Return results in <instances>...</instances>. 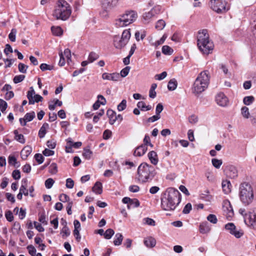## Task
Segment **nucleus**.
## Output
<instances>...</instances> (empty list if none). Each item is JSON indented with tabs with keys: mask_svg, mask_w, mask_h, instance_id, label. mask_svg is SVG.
Returning <instances> with one entry per match:
<instances>
[{
	"mask_svg": "<svg viewBox=\"0 0 256 256\" xmlns=\"http://www.w3.org/2000/svg\"><path fill=\"white\" fill-rule=\"evenodd\" d=\"M6 218L8 222H12L14 220V216L12 213L10 211L8 210L6 212L5 214Z\"/></svg>",
	"mask_w": 256,
	"mask_h": 256,
	"instance_id": "64",
	"label": "nucleus"
},
{
	"mask_svg": "<svg viewBox=\"0 0 256 256\" xmlns=\"http://www.w3.org/2000/svg\"><path fill=\"white\" fill-rule=\"evenodd\" d=\"M167 193L166 196L162 198V207L165 210H174L181 200L180 194L172 188H168Z\"/></svg>",
	"mask_w": 256,
	"mask_h": 256,
	"instance_id": "1",
	"label": "nucleus"
},
{
	"mask_svg": "<svg viewBox=\"0 0 256 256\" xmlns=\"http://www.w3.org/2000/svg\"><path fill=\"white\" fill-rule=\"evenodd\" d=\"M14 134L15 136V139L22 144L25 142V139L24 136L22 134H19L18 130H16L14 131Z\"/></svg>",
	"mask_w": 256,
	"mask_h": 256,
	"instance_id": "32",
	"label": "nucleus"
},
{
	"mask_svg": "<svg viewBox=\"0 0 256 256\" xmlns=\"http://www.w3.org/2000/svg\"><path fill=\"white\" fill-rule=\"evenodd\" d=\"M40 68L42 71L52 70L54 68V66L46 64H42L40 66Z\"/></svg>",
	"mask_w": 256,
	"mask_h": 256,
	"instance_id": "52",
	"label": "nucleus"
},
{
	"mask_svg": "<svg viewBox=\"0 0 256 256\" xmlns=\"http://www.w3.org/2000/svg\"><path fill=\"white\" fill-rule=\"evenodd\" d=\"M212 162L213 166L216 168H220L222 163V160H218L216 158L212 159Z\"/></svg>",
	"mask_w": 256,
	"mask_h": 256,
	"instance_id": "43",
	"label": "nucleus"
},
{
	"mask_svg": "<svg viewBox=\"0 0 256 256\" xmlns=\"http://www.w3.org/2000/svg\"><path fill=\"white\" fill-rule=\"evenodd\" d=\"M143 220L144 224L149 226H154L156 224L155 221L149 218H144Z\"/></svg>",
	"mask_w": 256,
	"mask_h": 256,
	"instance_id": "55",
	"label": "nucleus"
},
{
	"mask_svg": "<svg viewBox=\"0 0 256 256\" xmlns=\"http://www.w3.org/2000/svg\"><path fill=\"white\" fill-rule=\"evenodd\" d=\"M35 117V113L34 112H31L27 113L25 116L24 118V123L23 126H26L27 122L32 121L34 118Z\"/></svg>",
	"mask_w": 256,
	"mask_h": 256,
	"instance_id": "33",
	"label": "nucleus"
},
{
	"mask_svg": "<svg viewBox=\"0 0 256 256\" xmlns=\"http://www.w3.org/2000/svg\"><path fill=\"white\" fill-rule=\"evenodd\" d=\"M167 76L166 72H163L160 74H157L155 76V78L157 80H160L164 79Z\"/></svg>",
	"mask_w": 256,
	"mask_h": 256,
	"instance_id": "58",
	"label": "nucleus"
},
{
	"mask_svg": "<svg viewBox=\"0 0 256 256\" xmlns=\"http://www.w3.org/2000/svg\"><path fill=\"white\" fill-rule=\"evenodd\" d=\"M229 208H226L228 212L226 214L227 218L228 220L234 216V212L232 206L230 205V204H229Z\"/></svg>",
	"mask_w": 256,
	"mask_h": 256,
	"instance_id": "53",
	"label": "nucleus"
},
{
	"mask_svg": "<svg viewBox=\"0 0 256 256\" xmlns=\"http://www.w3.org/2000/svg\"><path fill=\"white\" fill-rule=\"evenodd\" d=\"M25 78V76L22 74L18 75L14 77L13 81L15 84L22 82Z\"/></svg>",
	"mask_w": 256,
	"mask_h": 256,
	"instance_id": "48",
	"label": "nucleus"
},
{
	"mask_svg": "<svg viewBox=\"0 0 256 256\" xmlns=\"http://www.w3.org/2000/svg\"><path fill=\"white\" fill-rule=\"evenodd\" d=\"M99 58V55L94 52H91L88 56V61L90 62H92Z\"/></svg>",
	"mask_w": 256,
	"mask_h": 256,
	"instance_id": "38",
	"label": "nucleus"
},
{
	"mask_svg": "<svg viewBox=\"0 0 256 256\" xmlns=\"http://www.w3.org/2000/svg\"><path fill=\"white\" fill-rule=\"evenodd\" d=\"M28 180L26 178H23L22 180V185L20 188V192H22L25 196L28 195V190L27 189Z\"/></svg>",
	"mask_w": 256,
	"mask_h": 256,
	"instance_id": "16",
	"label": "nucleus"
},
{
	"mask_svg": "<svg viewBox=\"0 0 256 256\" xmlns=\"http://www.w3.org/2000/svg\"><path fill=\"white\" fill-rule=\"evenodd\" d=\"M239 198L244 206L251 204L254 200V191L252 186L248 182H244L239 188Z\"/></svg>",
	"mask_w": 256,
	"mask_h": 256,
	"instance_id": "6",
	"label": "nucleus"
},
{
	"mask_svg": "<svg viewBox=\"0 0 256 256\" xmlns=\"http://www.w3.org/2000/svg\"><path fill=\"white\" fill-rule=\"evenodd\" d=\"M51 30L52 34L56 36H60L62 34V30L60 26H52Z\"/></svg>",
	"mask_w": 256,
	"mask_h": 256,
	"instance_id": "34",
	"label": "nucleus"
},
{
	"mask_svg": "<svg viewBox=\"0 0 256 256\" xmlns=\"http://www.w3.org/2000/svg\"><path fill=\"white\" fill-rule=\"evenodd\" d=\"M254 100L253 96H248L244 98L243 102L244 104L250 105L254 101Z\"/></svg>",
	"mask_w": 256,
	"mask_h": 256,
	"instance_id": "42",
	"label": "nucleus"
},
{
	"mask_svg": "<svg viewBox=\"0 0 256 256\" xmlns=\"http://www.w3.org/2000/svg\"><path fill=\"white\" fill-rule=\"evenodd\" d=\"M223 192L226 194L230 193L231 191V184L228 180H223L222 184Z\"/></svg>",
	"mask_w": 256,
	"mask_h": 256,
	"instance_id": "21",
	"label": "nucleus"
},
{
	"mask_svg": "<svg viewBox=\"0 0 256 256\" xmlns=\"http://www.w3.org/2000/svg\"><path fill=\"white\" fill-rule=\"evenodd\" d=\"M173 52V50L168 46H164L162 48V52L164 54L170 55Z\"/></svg>",
	"mask_w": 256,
	"mask_h": 256,
	"instance_id": "36",
	"label": "nucleus"
},
{
	"mask_svg": "<svg viewBox=\"0 0 256 256\" xmlns=\"http://www.w3.org/2000/svg\"><path fill=\"white\" fill-rule=\"evenodd\" d=\"M144 244L148 248H153L156 246V240L152 237L146 238L144 240Z\"/></svg>",
	"mask_w": 256,
	"mask_h": 256,
	"instance_id": "24",
	"label": "nucleus"
},
{
	"mask_svg": "<svg viewBox=\"0 0 256 256\" xmlns=\"http://www.w3.org/2000/svg\"><path fill=\"white\" fill-rule=\"evenodd\" d=\"M236 228V227L234 224L232 222L228 223L225 225V228L229 230L230 234Z\"/></svg>",
	"mask_w": 256,
	"mask_h": 256,
	"instance_id": "54",
	"label": "nucleus"
},
{
	"mask_svg": "<svg viewBox=\"0 0 256 256\" xmlns=\"http://www.w3.org/2000/svg\"><path fill=\"white\" fill-rule=\"evenodd\" d=\"M232 234L234 235L236 238H240L244 234V232L242 230H238L236 228L232 232Z\"/></svg>",
	"mask_w": 256,
	"mask_h": 256,
	"instance_id": "40",
	"label": "nucleus"
},
{
	"mask_svg": "<svg viewBox=\"0 0 256 256\" xmlns=\"http://www.w3.org/2000/svg\"><path fill=\"white\" fill-rule=\"evenodd\" d=\"M114 234V232L112 229L108 228L104 232V237L105 238L109 240L112 237Z\"/></svg>",
	"mask_w": 256,
	"mask_h": 256,
	"instance_id": "39",
	"label": "nucleus"
},
{
	"mask_svg": "<svg viewBox=\"0 0 256 256\" xmlns=\"http://www.w3.org/2000/svg\"><path fill=\"white\" fill-rule=\"evenodd\" d=\"M104 80L118 81L120 78V75L118 73L108 74L104 72L102 75Z\"/></svg>",
	"mask_w": 256,
	"mask_h": 256,
	"instance_id": "13",
	"label": "nucleus"
},
{
	"mask_svg": "<svg viewBox=\"0 0 256 256\" xmlns=\"http://www.w3.org/2000/svg\"><path fill=\"white\" fill-rule=\"evenodd\" d=\"M29 254L32 256H35L36 254V249L32 245L28 246L27 247Z\"/></svg>",
	"mask_w": 256,
	"mask_h": 256,
	"instance_id": "60",
	"label": "nucleus"
},
{
	"mask_svg": "<svg viewBox=\"0 0 256 256\" xmlns=\"http://www.w3.org/2000/svg\"><path fill=\"white\" fill-rule=\"evenodd\" d=\"M248 220L251 225H256V208H254L252 212H249Z\"/></svg>",
	"mask_w": 256,
	"mask_h": 256,
	"instance_id": "22",
	"label": "nucleus"
},
{
	"mask_svg": "<svg viewBox=\"0 0 256 256\" xmlns=\"http://www.w3.org/2000/svg\"><path fill=\"white\" fill-rule=\"evenodd\" d=\"M226 0H211L210 6L211 8L218 14L226 12L229 9L226 7Z\"/></svg>",
	"mask_w": 256,
	"mask_h": 256,
	"instance_id": "9",
	"label": "nucleus"
},
{
	"mask_svg": "<svg viewBox=\"0 0 256 256\" xmlns=\"http://www.w3.org/2000/svg\"><path fill=\"white\" fill-rule=\"evenodd\" d=\"M54 182V181L52 178H48L45 181V186L47 188H50L52 186Z\"/></svg>",
	"mask_w": 256,
	"mask_h": 256,
	"instance_id": "51",
	"label": "nucleus"
},
{
	"mask_svg": "<svg viewBox=\"0 0 256 256\" xmlns=\"http://www.w3.org/2000/svg\"><path fill=\"white\" fill-rule=\"evenodd\" d=\"M197 45L199 50L204 54H208L212 52L214 45L209 39V35L206 30L198 32Z\"/></svg>",
	"mask_w": 256,
	"mask_h": 256,
	"instance_id": "3",
	"label": "nucleus"
},
{
	"mask_svg": "<svg viewBox=\"0 0 256 256\" xmlns=\"http://www.w3.org/2000/svg\"><path fill=\"white\" fill-rule=\"evenodd\" d=\"M226 174L228 176L234 178L238 176V171L235 166H230L226 170Z\"/></svg>",
	"mask_w": 256,
	"mask_h": 256,
	"instance_id": "14",
	"label": "nucleus"
},
{
	"mask_svg": "<svg viewBox=\"0 0 256 256\" xmlns=\"http://www.w3.org/2000/svg\"><path fill=\"white\" fill-rule=\"evenodd\" d=\"M123 240V236L120 233H117L115 235L114 240V246H120Z\"/></svg>",
	"mask_w": 256,
	"mask_h": 256,
	"instance_id": "30",
	"label": "nucleus"
},
{
	"mask_svg": "<svg viewBox=\"0 0 256 256\" xmlns=\"http://www.w3.org/2000/svg\"><path fill=\"white\" fill-rule=\"evenodd\" d=\"M49 172L51 174H56L58 172L57 165L56 163H52L49 166Z\"/></svg>",
	"mask_w": 256,
	"mask_h": 256,
	"instance_id": "41",
	"label": "nucleus"
},
{
	"mask_svg": "<svg viewBox=\"0 0 256 256\" xmlns=\"http://www.w3.org/2000/svg\"><path fill=\"white\" fill-rule=\"evenodd\" d=\"M17 32V30L15 28H12L11 30V32L8 35V38L11 42H15L16 40V35Z\"/></svg>",
	"mask_w": 256,
	"mask_h": 256,
	"instance_id": "47",
	"label": "nucleus"
},
{
	"mask_svg": "<svg viewBox=\"0 0 256 256\" xmlns=\"http://www.w3.org/2000/svg\"><path fill=\"white\" fill-rule=\"evenodd\" d=\"M126 106V100H123L122 102L118 106V110L120 112L124 110Z\"/></svg>",
	"mask_w": 256,
	"mask_h": 256,
	"instance_id": "50",
	"label": "nucleus"
},
{
	"mask_svg": "<svg viewBox=\"0 0 256 256\" xmlns=\"http://www.w3.org/2000/svg\"><path fill=\"white\" fill-rule=\"evenodd\" d=\"M32 152V148L31 146H24L21 151V156L23 160H26L28 156Z\"/></svg>",
	"mask_w": 256,
	"mask_h": 256,
	"instance_id": "19",
	"label": "nucleus"
},
{
	"mask_svg": "<svg viewBox=\"0 0 256 256\" xmlns=\"http://www.w3.org/2000/svg\"><path fill=\"white\" fill-rule=\"evenodd\" d=\"M72 10L70 4L64 0H58L52 15L56 20H66L70 16Z\"/></svg>",
	"mask_w": 256,
	"mask_h": 256,
	"instance_id": "4",
	"label": "nucleus"
},
{
	"mask_svg": "<svg viewBox=\"0 0 256 256\" xmlns=\"http://www.w3.org/2000/svg\"><path fill=\"white\" fill-rule=\"evenodd\" d=\"M178 86V82L175 78L171 79L168 82V88L169 90H174Z\"/></svg>",
	"mask_w": 256,
	"mask_h": 256,
	"instance_id": "28",
	"label": "nucleus"
},
{
	"mask_svg": "<svg viewBox=\"0 0 256 256\" xmlns=\"http://www.w3.org/2000/svg\"><path fill=\"white\" fill-rule=\"evenodd\" d=\"M148 158L151 163L154 165H156L158 162V156L156 152L154 150L148 152Z\"/></svg>",
	"mask_w": 256,
	"mask_h": 256,
	"instance_id": "18",
	"label": "nucleus"
},
{
	"mask_svg": "<svg viewBox=\"0 0 256 256\" xmlns=\"http://www.w3.org/2000/svg\"><path fill=\"white\" fill-rule=\"evenodd\" d=\"M192 204L190 203L187 204L184 207L182 212L184 214H188L190 213L192 210Z\"/></svg>",
	"mask_w": 256,
	"mask_h": 256,
	"instance_id": "63",
	"label": "nucleus"
},
{
	"mask_svg": "<svg viewBox=\"0 0 256 256\" xmlns=\"http://www.w3.org/2000/svg\"><path fill=\"white\" fill-rule=\"evenodd\" d=\"M199 229L200 232L203 234L208 233L210 230L208 224L206 222L200 224Z\"/></svg>",
	"mask_w": 256,
	"mask_h": 256,
	"instance_id": "20",
	"label": "nucleus"
},
{
	"mask_svg": "<svg viewBox=\"0 0 256 256\" xmlns=\"http://www.w3.org/2000/svg\"><path fill=\"white\" fill-rule=\"evenodd\" d=\"M118 0H104L102 4V10L100 12V16L106 18L108 16V12L117 6Z\"/></svg>",
	"mask_w": 256,
	"mask_h": 256,
	"instance_id": "10",
	"label": "nucleus"
},
{
	"mask_svg": "<svg viewBox=\"0 0 256 256\" xmlns=\"http://www.w3.org/2000/svg\"><path fill=\"white\" fill-rule=\"evenodd\" d=\"M60 234L62 238L68 236L70 234V232L68 226H63L61 230Z\"/></svg>",
	"mask_w": 256,
	"mask_h": 256,
	"instance_id": "45",
	"label": "nucleus"
},
{
	"mask_svg": "<svg viewBox=\"0 0 256 256\" xmlns=\"http://www.w3.org/2000/svg\"><path fill=\"white\" fill-rule=\"evenodd\" d=\"M156 174L154 168L147 163H142L138 167V180L141 182L144 183L152 180Z\"/></svg>",
	"mask_w": 256,
	"mask_h": 256,
	"instance_id": "5",
	"label": "nucleus"
},
{
	"mask_svg": "<svg viewBox=\"0 0 256 256\" xmlns=\"http://www.w3.org/2000/svg\"><path fill=\"white\" fill-rule=\"evenodd\" d=\"M49 128L48 123H44L38 132V136L40 138H43L46 132V130Z\"/></svg>",
	"mask_w": 256,
	"mask_h": 256,
	"instance_id": "23",
	"label": "nucleus"
},
{
	"mask_svg": "<svg viewBox=\"0 0 256 256\" xmlns=\"http://www.w3.org/2000/svg\"><path fill=\"white\" fill-rule=\"evenodd\" d=\"M138 17V13L136 11L126 10L115 20L114 24L118 28L126 26L134 22Z\"/></svg>",
	"mask_w": 256,
	"mask_h": 256,
	"instance_id": "7",
	"label": "nucleus"
},
{
	"mask_svg": "<svg viewBox=\"0 0 256 256\" xmlns=\"http://www.w3.org/2000/svg\"><path fill=\"white\" fill-rule=\"evenodd\" d=\"M34 158L36 162L39 164H41L43 162L44 158L42 154H36L34 155Z\"/></svg>",
	"mask_w": 256,
	"mask_h": 256,
	"instance_id": "57",
	"label": "nucleus"
},
{
	"mask_svg": "<svg viewBox=\"0 0 256 256\" xmlns=\"http://www.w3.org/2000/svg\"><path fill=\"white\" fill-rule=\"evenodd\" d=\"M130 66H127L125 67L124 68H123L120 71V77L124 78L126 76H128V74L130 70Z\"/></svg>",
	"mask_w": 256,
	"mask_h": 256,
	"instance_id": "46",
	"label": "nucleus"
},
{
	"mask_svg": "<svg viewBox=\"0 0 256 256\" xmlns=\"http://www.w3.org/2000/svg\"><path fill=\"white\" fill-rule=\"evenodd\" d=\"M92 154V152L89 149H84V152L82 154V156L86 159H90Z\"/></svg>",
	"mask_w": 256,
	"mask_h": 256,
	"instance_id": "56",
	"label": "nucleus"
},
{
	"mask_svg": "<svg viewBox=\"0 0 256 256\" xmlns=\"http://www.w3.org/2000/svg\"><path fill=\"white\" fill-rule=\"evenodd\" d=\"M241 114L244 118H248L250 117L249 110L246 106H243L241 108Z\"/></svg>",
	"mask_w": 256,
	"mask_h": 256,
	"instance_id": "35",
	"label": "nucleus"
},
{
	"mask_svg": "<svg viewBox=\"0 0 256 256\" xmlns=\"http://www.w3.org/2000/svg\"><path fill=\"white\" fill-rule=\"evenodd\" d=\"M156 8H152L150 11L146 12L142 14V20L144 24H148L152 18L156 14Z\"/></svg>",
	"mask_w": 256,
	"mask_h": 256,
	"instance_id": "12",
	"label": "nucleus"
},
{
	"mask_svg": "<svg viewBox=\"0 0 256 256\" xmlns=\"http://www.w3.org/2000/svg\"><path fill=\"white\" fill-rule=\"evenodd\" d=\"M106 114L110 118V124H113L114 123V118L116 116V113L112 110L109 109L107 110Z\"/></svg>",
	"mask_w": 256,
	"mask_h": 256,
	"instance_id": "27",
	"label": "nucleus"
},
{
	"mask_svg": "<svg viewBox=\"0 0 256 256\" xmlns=\"http://www.w3.org/2000/svg\"><path fill=\"white\" fill-rule=\"evenodd\" d=\"M148 150L147 146L145 144H142L137 147L135 150L134 154V156H143Z\"/></svg>",
	"mask_w": 256,
	"mask_h": 256,
	"instance_id": "15",
	"label": "nucleus"
},
{
	"mask_svg": "<svg viewBox=\"0 0 256 256\" xmlns=\"http://www.w3.org/2000/svg\"><path fill=\"white\" fill-rule=\"evenodd\" d=\"M18 68L20 72L25 74L26 72L28 66L22 63H20L18 65Z\"/></svg>",
	"mask_w": 256,
	"mask_h": 256,
	"instance_id": "44",
	"label": "nucleus"
},
{
	"mask_svg": "<svg viewBox=\"0 0 256 256\" xmlns=\"http://www.w3.org/2000/svg\"><path fill=\"white\" fill-rule=\"evenodd\" d=\"M102 184L100 182H97L92 187V191L96 194H100L102 192Z\"/></svg>",
	"mask_w": 256,
	"mask_h": 256,
	"instance_id": "26",
	"label": "nucleus"
},
{
	"mask_svg": "<svg viewBox=\"0 0 256 256\" xmlns=\"http://www.w3.org/2000/svg\"><path fill=\"white\" fill-rule=\"evenodd\" d=\"M130 38V29L124 30L120 38L118 36H114V47L118 49H122L124 48L128 42Z\"/></svg>",
	"mask_w": 256,
	"mask_h": 256,
	"instance_id": "8",
	"label": "nucleus"
},
{
	"mask_svg": "<svg viewBox=\"0 0 256 256\" xmlns=\"http://www.w3.org/2000/svg\"><path fill=\"white\" fill-rule=\"evenodd\" d=\"M166 26V22L162 20H158L156 24V28L158 30H162Z\"/></svg>",
	"mask_w": 256,
	"mask_h": 256,
	"instance_id": "37",
	"label": "nucleus"
},
{
	"mask_svg": "<svg viewBox=\"0 0 256 256\" xmlns=\"http://www.w3.org/2000/svg\"><path fill=\"white\" fill-rule=\"evenodd\" d=\"M207 180L210 182H214V176L210 172H208L205 174Z\"/></svg>",
	"mask_w": 256,
	"mask_h": 256,
	"instance_id": "61",
	"label": "nucleus"
},
{
	"mask_svg": "<svg viewBox=\"0 0 256 256\" xmlns=\"http://www.w3.org/2000/svg\"><path fill=\"white\" fill-rule=\"evenodd\" d=\"M166 38H167V36L166 34H164L163 35V36L162 37V38L160 40H156L155 42L152 41V42H150L151 45L155 47H158L160 45H161L162 44H164V42Z\"/></svg>",
	"mask_w": 256,
	"mask_h": 256,
	"instance_id": "31",
	"label": "nucleus"
},
{
	"mask_svg": "<svg viewBox=\"0 0 256 256\" xmlns=\"http://www.w3.org/2000/svg\"><path fill=\"white\" fill-rule=\"evenodd\" d=\"M137 106L138 108H140L142 111L150 110L152 108L150 105L146 106L145 102L142 101L138 102Z\"/></svg>",
	"mask_w": 256,
	"mask_h": 256,
	"instance_id": "29",
	"label": "nucleus"
},
{
	"mask_svg": "<svg viewBox=\"0 0 256 256\" xmlns=\"http://www.w3.org/2000/svg\"><path fill=\"white\" fill-rule=\"evenodd\" d=\"M207 220H208L209 222H212L214 224H216L218 222V220H217V218H216V215L213 214H209L207 216Z\"/></svg>",
	"mask_w": 256,
	"mask_h": 256,
	"instance_id": "49",
	"label": "nucleus"
},
{
	"mask_svg": "<svg viewBox=\"0 0 256 256\" xmlns=\"http://www.w3.org/2000/svg\"><path fill=\"white\" fill-rule=\"evenodd\" d=\"M98 100H97L93 104V108L94 110H98L101 104L104 105L106 104V100L102 95H98Z\"/></svg>",
	"mask_w": 256,
	"mask_h": 256,
	"instance_id": "17",
	"label": "nucleus"
},
{
	"mask_svg": "<svg viewBox=\"0 0 256 256\" xmlns=\"http://www.w3.org/2000/svg\"><path fill=\"white\" fill-rule=\"evenodd\" d=\"M35 92L32 87L30 88V90L28 92L27 98L28 100L29 104H34L33 97L34 96Z\"/></svg>",
	"mask_w": 256,
	"mask_h": 256,
	"instance_id": "25",
	"label": "nucleus"
},
{
	"mask_svg": "<svg viewBox=\"0 0 256 256\" xmlns=\"http://www.w3.org/2000/svg\"><path fill=\"white\" fill-rule=\"evenodd\" d=\"M216 100L217 104L221 106H226L228 102V98L223 93L218 94L216 97Z\"/></svg>",
	"mask_w": 256,
	"mask_h": 256,
	"instance_id": "11",
	"label": "nucleus"
},
{
	"mask_svg": "<svg viewBox=\"0 0 256 256\" xmlns=\"http://www.w3.org/2000/svg\"><path fill=\"white\" fill-rule=\"evenodd\" d=\"M7 103L3 100L0 99V109L3 112L7 108Z\"/></svg>",
	"mask_w": 256,
	"mask_h": 256,
	"instance_id": "62",
	"label": "nucleus"
},
{
	"mask_svg": "<svg viewBox=\"0 0 256 256\" xmlns=\"http://www.w3.org/2000/svg\"><path fill=\"white\" fill-rule=\"evenodd\" d=\"M210 80V72L207 70L202 72L194 80L192 89V92L197 96L204 92L208 88Z\"/></svg>",
	"mask_w": 256,
	"mask_h": 256,
	"instance_id": "2",
	"label": "nucleus"
},
{
	"mask_svg": "<svg viewBox=\"0 0 256 256\" xmlns=\"http://www.w3.org/2000/svg\"><path fill=\"white\" fill-rule=\"evenodd\" d=\"M63 54L67 58L68 62L71 60V52L68 48H66L64 50Z\"/></svg>",
	"mask_w": 256,
	"mask_h": 256,
	"instance_id": "59",
	"label": "nucleus"
}]
</instances>
